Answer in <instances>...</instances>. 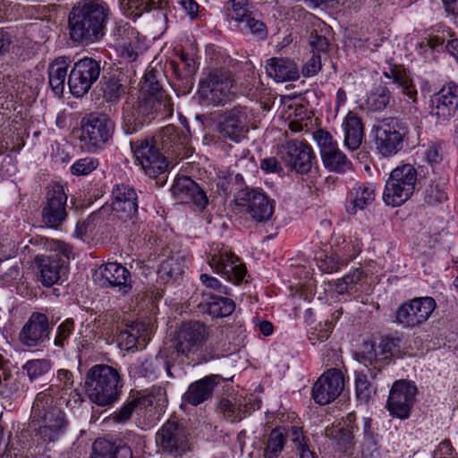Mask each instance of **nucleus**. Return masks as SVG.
<instances>
[{
  "label": "nucleus",
  "mask_w": 458,
  "mask_h": 458,
  "mask_svg": "<svg viewBox=\"0 0 458 458\" xmlns=\"http://www.w3.org/2000/svg\"><path fill=\"white\" fill-rule=\"evenodd\" d=\"M60 387L51 385L37 394L31 407V425L44 443L55 442L66 430L69 422L60 407Z\"/></svg>",
  "instance_id": "1"
},
{
  "label": "nucleus",
  "mask_w": 458,
  "mask_h": 458,
  "mask_svg": "<svg viewBox=\"0 0 458 458\" xmlns=\"http://www.w3.org/2000/svg\"><path fill=\"white\" fill-rule=\"evenodd\" d=\"M110 10L97 0H83L72 7L68 17L71 39L75 43L90 44L105 36Z\"/></svg>",
  "instance_id": "2"
},
{
  "label": "nucleus",
  "mask_w": 458,
  "mask_h": 458,
  "mask_svg": "<svg viewBox=\"0 0 458 458\" xmlns=\"http://www.w3.org/2000/svg\"><path fill=\"white\" fill-rule=\"evenodd\" d=\"M187 142V136H179L177 128L168 125L160 131L157 139L145 138L131 143V150L136 160L149 177H156L163 174L168 167V161L160 151L158 144L163 148H170L174 145H183Z\"/></svg>",
  "instance_id": "3"
},
{
  "label": "nucleus",
  "mask_w": 458,
  "mask_h": 458,
  "mask_svg": "<svg viewBox=\"0 0 458 458\" xmlns=\"http://www.w3.org/2000/svg\"><path fill=\"white\" fill-rule=\"evenodd\" d=\"M209 334V327L203 322L193 320L182 323L173 339V348L178 356L197 363L207 362L213 358L206 344Z\"/></svg>",
  "instance_id": "4"
},
{
  "label": "nucleus",
  "mask_w": 458,
  "mask_h": 458,
  "mask_svg": "<svg viewBox=\"0 0 458 458\" xmlns=\"http://www.w3.org/2000/svg\"><path fill=\"white\" fill-rule=\"evenodd\" d=\"M85 386L92 403L107 406L118 398L123 383L116 369L106 364H98L87 372Z\"/></svg>",
  "instance_id": "5"
},
{
  "label": "nucleus",
  "mask_w": 458,
  "mask_h": 458,
  "mask_svg": "<svg viewBox=\"0 0 458 458\" xmlns=\"http://www.w3.org/2000/svg\"><path fill=\"white\" fill-rule=\"evenodd\" d=\"M418 180L415 167L410 164L398 165L390 174L383 192V200L387 206L399 207L414 193Z\"/></svg>",
  "instance_id": "6"
},
{
  "label": "nucleus",
  "mask_w": 458,
  "mask_h": 458,
  "mask_svg": "<svg viewBox=\"0 0 458 458\" xmlns=\"http://www.w3.org/2000/svg\"><path fill=\"white\" fill-rule=\"evenodd\" d=\"M54 246L58 252L37 255L34 259L38 280L46 287L58 284L62 276L67 273L66 262L72 252L71 247L63 242L56 241Z\"/></svg>",
  "instance_id": "7"
},
{
  "label": "nucleus",
  "mask_w": 458,
  "mask_h": 458,
  "mask_svg": "<svg viewBox=\"0 0 458 458\" xmlns=\"http://www.w3.org/2000/svg\"><path fill=\"white\" fill-rule=\"evenodd\" d=\"M233 80L228 71L214 69L199 81V93L202 99L219 105L233 93Z\"/></svg>",
  "instance_id": "8"
},
{
  "label": "nucleus",
  "mask_w": 458,
  "mask_h": 458,
  "mask_svg": "<svg viewBox=\"0 0 458 458\" xmlns=\"http://www.w3.org/2000/svg\"><path fill=\"white\" fill-rule=\"evenodd\" d=\"M156 444L163 453L182 455L190 450L189 431L182 423L170 419L157 432Z\"/></svg>",
  "instance_id": "9"
},
{
  "label": "nucleus",
  "mask_w": 458,
  "mask_h": 458,
  "mask_svg": "<svg viewBox=\"0 0 458 458\" xmlns=\"http://www.w3.org/2000/svg\"><path fill=\"white\" fill-rule=\"evenodd\" d=\"M100 63L91 57L76 62L67 79L71 93L77 98L83 97L100 76Z\"/></svg>",
  "instance_id": "10"
},
{
  "label": "nucleus",
  "mask_w": 458,
  "mask_h": 458,
  "mask_svg": "<svg viewBox=\"0 0 458 458\" xmlns=\"http://www.w3.org/2000/svg\"><path fill=\"white\" fill-rule=\"evenodd\" d=\"M407 134L408 129L403 123L395 118L384 119L377 128V148L385 157L395 155L402 149Z\"/></svg>",
  "instance_id": "11"
},
{
  "label": "nucleus",
  "mask_w": 458,
  "mask_h": 458,
  "mask_svg": "<svg viewBox=\"0 0 458 458\" xmlns=\"http://www.w3.org/2000/svg\"><path fill=\"white\" fill-rule=\"evenodd\" d=\"M161 73L151 68L146 71L142 81L140 82V90L139 98L144 101V98L153 103L155 109L159 111L163 116H172L174 113V104L170 96L163 89L158 77Z\"/></svg>",
  "instance_id": "12"
},
{
  "label": "nucleus",
  "mask_w": 458,
  "mask_h": 458,
  "mask_svg": "<svg viewBox=\"0 0 458 458\" xmlns=\"http://www.w3.org/2000/svg\"><path fill=\"white\" fill-rule=\"evenodd\" d=\"M250 123V115L247 108L237 106L220 114L216 129L222 138L239 142L247 136Z\"/></svg>",
  "instance_id": "13"
},
{
  "label": "nucleus",
  "mask_w": 458,
  "mask_h": 458,
  "mask_svg": "<svg viewBox=\"0 0 458 458\" xmlns=\"http://www.w3.org/2000/svg\"><path fill=\"white\" fill-rule=\"evenodd\" d=\"M279 156L286 167L299 174L310 172L316 162V155L311 147L301 140H288L279 148Z\"/></svg>",
  "instance_id": "14"
},
{
  "label": "nucleus",
  "mask_w": 458,
  "mask_h": 458,
  "mask_svg": "<svg viewBox=\"0 0 458 458\" xmlns=\"http://www.w3.org/2000/svg\"><path fill=\"white\" fill-rule=\"evenodd\" d=\"M82 139L89 150L101 148L113 136L114 123L106 114H91L82 120Z\"/></svg>",
  "instance_id": "15"
},
{
  "label": "nucleus",
  "mask_w": 458,
  "mask_h": 458,
  "mask_svg": "<svg viewBox=\"0 0 458 458\" xmlns=\"http://www.w3.org/2000/svg\"><path fill=\"white\" fill-rule=\"evenodd\" d=\"M238 205L245 208V212L256 223L265 224L275 212V200L259 190H247L239 193Z\"/></svg>",
  "instance_id": "16"
},
{
  "label": "nucleus",
  "mask_w": 458,
  "mask_h": 458,
  "mask_svg": "<svg viewBox=\"0 0 458 458\" xmlns=\"http://www.w3.org/2000/svg\"><path fill=\"white\" fill-rule=\"evenodd\" d=\"M435 308L436 302L433 298H415L398 308L395 319L403 327L413 328L426 322Z\"/></svg>",
  "instance_id": "17"
},
{
  "label": "nucleus",
  "mask_w": 458,
  "mask_h": 458,
  "mask_svg": "<svg viewBox=\"0 0 458 458\" xmlns=\"http://www.w3.org/2000/svg\"><path fill=\"white\" fill-rule=\"evenodd\" d=\"M46 205L42 209L45 225L50 228H58L66 219L67 195L59 183H51L47 188Z\"/></svg>",
  "instance_id": "18"
},
{
  "label": "nucleus",
  "mask_w": 458,
  "mask_h": 458,
  "mask_svg": "<svg viewBox=\"0 0 458 458\" xmlns=\"http://www.w3.org/2000/svg\"><path fill=\"white\" fill-rule=\"evenodd\" d=\"M417 386L406 380L395 381L391 388L386 408L390 414L401 420L410 416L417 394Z\"/></svg>",
  "instance_id": "19"
},
{
  "label": "nucleus",
  "mask_w": 458,
  "mask_h": 458,
  "mask_svg": "<svg viewBox=\"0 0 458 458\" xmlns=\"http://www.w3.org/2000/svg\"><path fill=\"white\" fill-rule=\"evenodd\" d=\"M159 111L155 109L153 103L144 98L137 102L125 101L123 105L122 127L126 134H132L140 130L144 123L154 118Z\"/></svg>",
  "instance_id": "20"
},
{
  "label": "nucleus",
  "mask_w": 458,
  "mask_h": 458,
  "mask_svg": "<svg viewBox=\"0 0 458 458\" xmlns=\"http://www.w3.org/2000/svg\"><path fill=\"white\" fill-rule=\"evenodd\" d=\"M344 388V376L338 369H329L315 382L312 387L314 401L326 405L335 401Z\"/></svg>",
  "instance_id": "21"
},
{
  "label": "nucleus",
  "mask_w": 458,
  "mask_h": 458,
  "mask_svg": "<svg viewBox=\"0 0 458 458\" xmlns=\"http://www.w3.org/2000/svg\"><path fill=\"white\" fill-rule=\"evenodd\" d=\"M208 263L216 273L224 274L234 284H240L247 273L246 266L239 263V258L225 249L210 253Z\"/></svg>",
  "instance_id": "22"
},
{
  "label": "nucleus",
  "mask_w": 458,
  "mask_h": 458,
  "mask_svg": "<svg viewBox=\"0 0 458 458\" xmlns=\"http://www.w3.org/2000/svg\"><path fill=\"white\" fill-rule=\"evenodd\" d=\"M112 210L123 223L131 221L138 213V196L135 190L126 184L115 185L112 191Z\"/></svg>",
  "instance_id": "23"
},
{
  "label": "nucleus",
  "mask_w": 458,
  "mask_h": 458,
  "mask_svg": "<svg viewBox=\"0 0 458 458\" xmlns=\"http://www.w3.org/2000/svg\"><path fill=\"white\" fill-rule=\"evenodd\" d=\"M94 276L95 281L102 287H116L123 294L131 289L130 271L116 262L100 266Z\"/></svg>",
  "instance_id": "24"
},
{
  "label": "nucleus",
  "mask_w": 458,
  "mask_h": 458,
  "mask_svg": "<svg viewBox=\"0 0 458 458\" xmlns=\"http://www.w3.org/2000/svg\"><path fill=\"white\" fill-rule=\"evenodd\" d=\"M51 327L47 315L33 312L22 327L20 334V342L28 347H36L49 338Z\"/></svg>",
  "instance_id": "25"
},
{
  "label": "nucleus",
  "mask_w": 458,
  "mask_h": 458,
  "mask_svg": "<svg viewBox=\"0 0 458 458\" xmlns=\"http://www.w3.org/2000/svg\"><path fill=\"white\" fill-rule=\"evenodd\" d=\"M173 196L181 203H192L199 209H204L208 203L206 193L190 177L177 178L172 188Z\"/></svg>",
  "instance_id": "26"
},
{
  "label": "nucleus",
  "mask_w": 458,
  "mask_h": 458,
  "mask_svg": "<svg viewBox=\"0 0 458 458\" xmlns=\"http://www.w3.org/2000/svg\"><path fill=\"white\" fill-rule=\"evenodd\" d=\"M218 384L219 377L217 375L206 376L196 380L190 384L186 392L182 394V402L192 406H198L212 397Z\"/></svg>",
  "instance_id": "27"
},
{
  "label": "nucleus",
  "mask_w": 458,
  "mask_h": 458,
  "mask_svg": "<svg viewBox=\"0 0 458 458\" xmlns=\"http://www.w3.org/2000/svg\"><path fill=\"white\" fill-rule=\"evenodd\" d=\"M432 102V114L440 120H447L453 116L458 108V86L443 87L437 93Z\"/></svg>",
  "instance_id": "28"
},
{
  "label": "nucleus",
  "mask_w": 458,
  "mask_h": 458,
  "mask_svg": "<svg viewBox=\"0 0 458 458\" xmlns=\"http://www.w3.org/2000/svg\"><path fill=\"white\" fill-rule=\"evenodd\" d=\"M117 341L119 346L126 351L141 350L148 341L147 328L142 323H134L120 332Z\"/></svg>",
  "instance_id": "29"
},
{
  "label": "nucleus",
  "mask_w": 458,
  "mask_h": 458,
  "mask_svg": "<svg viewBox=\"0 0 458 458\" xmlns=\"http://www.w3.org/2000/svg\"><path fill=\"white\" fill-rule=\"evenodd\" d=\"M266 71L278 82L296 81L300 77L297 64L289 58L273 57L267 60Z\"/></svg>",
  "instance_id": "30"
},
{
  "label": "nucleus",
  "mask_w": 458,
  "mask_h": 458,
  "mask_svg": "<svg viewBox=\"0 0 458 458\" xmlns=\"http://www.w3.org/2000/svg\"><path fill=\"white\" fill-rule=\"evenodd\" d=\"M350 205L347 211L356 214L372 204L376 198V185L373 182H358L350 191Z\"/></svg>",
  "instance_id": "31"
},
{
  "label": "nucleus",
  "mask_w": 458,
  "mask_h": 458,
  "mask_svg": "<svg viewBox=\"0 0 458 458\" xmlns=\"http://www.w3.org/2000/svg\"><path fill=\"white\" fill-rule=\"evenodd\" d=\"M344 145L350 150H356L361 145L364 137V125L361 119L354 113L349 112L343 123Z\"/></svg>",
  "instance_id": "32"
},
{
  "label": "nucleus",
  "mask_w": 458,
  "mask_h": 458,
  "mask_svg": "<svg viewBox=\"0 0 458 458\" xmlns=\"http://www.w3.org/2000/svg\"><path fill=\"white\" fill-rule=\"evenodd\" d=\"M69 65V58L60 56L55 58L48 67V82L52 91L58 97L64 93Z\"/></svg>",
  "instance_id": "33"
},
{
  "label": "nucleus",
  "mask_w": 458,
  "mask_h": 458,
  "mask_svg": "<svg viewBox=\"0 0 458 458\" xmlns=\"http://www.w3.org/2000/svg\"><path fill=\"white\" fill-rule=\"evenodd\" d=\"M223 294H214L212 293H203V305L206 307L208 314L214 318H223L231 315L235 304L233 300L222 296Z\"/></svg>",
  "instance_id": "34"
},
{
  "label": "nucleus",
  "mask_w": 458,
  "mask_h": 458,
  "mask_svg": "<svg viewBox=\"0 0 458 458\" xmlns=\"http://www.w3.org/2000/svg\"><path fill=\"white\" fill-rule=\"evenodd\" d=\"M90 458H133V455L126 445H114L106 439L98 438L92 445Z\"/></svg>",
  "instance_id": "35"
},
{
  "label": "nucleus",
  "mask_w": 458,
  "mask_h": 458,
  "mask_svg": "<svg viewBox=\"0 0 458 458\" xmlns=\"http://www.w3.org/2000/svg\"><path fill=\"white\" fill-rule=\"evenodd\" d=\"M20 382L14 377L9 359L0 353V394L9 398L20 390Z\"/></svg>",
  "instance_id": "36"
},
{
  "label": "nucleus",
  "mask_w": 458,
  "mask_h": 458,
  "mask_svg": "<svg viewBox=\"0 0 458 458\" xmlns=\"http://www.w3.org/2000/svg\"><path fill=\"white\" fill-rule=\"evenodd\" d=\"M184 257L180 253H174L163 260L158 268L160 279L165 283L174 282L184 273Z\"/></svg>",
  "instance_id": "37"
},
{
  "label": "nucleus",
  "mask_w": 458,
  "mask_h": 458,
  "mask_svg": "<svg viewBox=\"0 0 458 458\" xmlns=\"http://www.w3.org/2000/svg\"><path fill=\"white\" fill-rule=\"evenodd\" d=\"M252 8L249 0H228L225 5L227 20L237 26H242V22L251 15L254 12Z\"/></svg>",
  "instance_id": "38"
},
{
  "label": "nucleus",
  "mask_w": 458,
  "mask_h": 458,
  "mask_svg": "<svg viewBox=\"0 0 458 458\" xmlns=\"http://www.w3.org/2000/svg\"><path fill=\"white\" fill-rule=\"evenodd\" d=\"M391 98L389 89L386 86L378 85L368 94L365 105L369 111L382 112L389 105Z\"/></svg>",
  "instance_id": "39"
},
{
  "label": "nucleus",
  "mask_w": 458,
  "mask_h": 458,
  "mask_svg": "<svg viewBox=\"0 0 458 458\" xmlns=\"http://www.w3.org/2000/svg\"><path fill=\"white\" fill-rule=\"evenodd\" d=\"M321 157L325 167L331 172L341 174L352 168V162L339 148L330 151Z\"/></svg>",
  "instance_id": "40"
},
{
  "label": "nucleus",
  "mask_w": 458,
  "mask_h": 458,
  "mask_svg": "<svg viewBox=\"0 0 458 458\" xmlns=\"http://www.w3.org/2000/svg\"><path fill=\"white\" fill-rule=\"evenodd\" d=\"M379 348L383 354L395 357L411 355L407 347V341L397 335H389L382 338Z\"/></svg>",
  "instance_id": "41"
},
{
  "label": "nucleus",
  "mask_w": 458,
  "mask_h": 458,
  "mask_svg": "<svg viewBox=\"0 0 458 458\" xmlns=\"http://www.w3.org/2000/svg\"><path fill=\"white\" fill-rule=\"evenodd\" d=\"M285 444L284 428H276L270 432L264 450L265 458H276Z\"/></svg>",
  "instance_id": "42"
},
{
  "label": "nucleus",
  "mask_w": 458,
  "mask_h": 458,
  "mask_svg": "<svg viewBox=\"0 0 458 458\" xmlns=\"http://www.w3.org/2000/svg\"><path fill=\"white\" fill-rule=\"evenodd\" d=\"M387 78H392L394 83L397 84L409 98L415 101L417 90L412 84L411 79L406 75L405 72L396 70H390L389 72H385Z\"/></svg>",
  "instance_id": "43"
},
{
  "label": "nucleus",
  "mask_w": 458,
  "mask_h": 458,
  "mask_svg": "<svg viewBox=\"0 0 458 458\" xmlns=\"http://www.w3.org/2000/svg\"><path fill=\"white\" fill-rule=\"evenodd\" d=\"M22 369L27 372L30 380L33 381L48 373L52 369V364L46 359L30 360L23 365Z\"/></svg>",
  "instance_id": "44"
},
{
  "label": "nucleus",
  "mask_w": 458,
  "mask_h": 458,
  "mask_svg": "<svg viewBox=\"0 0 458 458\" xmlns=\"http://www.w3.org/2000/svg\"><path fill=\"white\" fill-rule=\"evenodd\" d=\"M238 27L250 33L258 39L263 40L267 37V28L266 24L261 20L256 18L254 12L242 22V26Z\"/></svg>",
  "instance_id": "45"
},
{
  "label": "nucleus",
  "mask_w": 458,
  "mask_h": 458,
  "mask_svg": "<svg viewBox=\"0 0 458 458\" xmlns=\"http://www.w3.org/2000/svg\"><path fill=\"white\" fill-rule=\"evenodd\" d=\"M355 386L357 398L368 402L374 393L373 386L363 370L355 371Z\"/></svg>",
  "instance_id": "46"
},
{
  "label": "nucleus",
  "mask_w": 458,
  "mask_h": 458,
  "mask_svg": "<svg viewBox=\"0 0 458 458\" xmlns=\"http://www.w3.org/2000/svg\"><path fill=\"white\" fill-rule=\"evenodd\" d=\"M363 277V272L360 268H355L350 273L338 279L335 283V290L338 293L344 294L349 289H352Z\"/></svg>",
  "instance_id": "47"
},
{
  "label": "nucleus",
  "mask_w": 458,
  "mask_h": 458,
  "mask_svg": "<svg viewBox=\"0 0 458 458\" xmlns=\"http://www.w3.org/2000/svg\"><path fill=\"white\" fill-rule=\"evenodd\" d=\"M447 199L443 183H431L424 191V201L428 205H436Z\"/></svg>",
  "instance_id": "48"
},
{
  "label": "nucleus",
  "mask_w": 458,
  "mask_h": 458,
  "mask_svg": "<svg viewBox=\"0 0 458 458\" xmlns=\"http://www.w3.org/2000/svg\"><path fill=\"white\" fill-rule=\"evenodd\" d=\"M102 90L107 102H117L125 93V87L118 80L110 79L104 84Z\"/></svg>",
  "instance_id": "49"
},
{
  "label": "nucleus",
  "mask_w": 458,
  "mask_h": 458,
  "mask_svg": "<svg viewBox=\"0 0 458 458\" xmlns=\"http://www.w3.org/2000/svg\"><path fill=\"white\" fill-rule=\"evenodd\" d=\"M313 138L320 148L321 156L338 148L337 142L332 135L325 130H318L313 133Z\"/></svg>",
  "instance_id": "50"
},
{
  "label": "nucleus",
  "mask_w": 458,
  "mask_h": 458,
  "mask_svg": "<svg viewBox=\"0 0 458 458\" xmlns=\"http://www.w3.org/2000/svg\"><path fill=\"white\" fill-rule=\"evenodd\" d=\"M182 65L183 72L179 74L181 78H190L197 71L196 62L193 57L189 56L187 54L182 53L180 55V64L172 62L171 65L175 72H177L180 65Z\"/></svg>",
  "instance_id": "51"
},
{
  "label": "nucleus",
  "mask_w": 458,
  "mask_h": 458,
  "mask_svg": "<svg viewBox=\"0 0 458 458\" xmlns=\"http://www.w3.org/2000/svg\"><path fill=\"white\" fill-rule=\"evenodd\" d=\"M327 437H334L337 444L344 448H350L353 444L354 433L345 430L344 428L327 429Z\"/></svg>",
  "instance_id": "52"
},
{
  "label": "nucleus",
  "mask_w": 458,
  "mask_h": 458,
  "mask_svg": "<svg viewBox=\"0 0 458 458\" xmlns=\"http://www.w3.org/2000/svg\"><path fill=\"white\" fill-rule=\"evenodd\" d=\"M200 282L208 290L207 293H212L214 294L229 295V289L223 285L216 277L211 276L208 274L200 275Z\"/></svg>",
  "instance_id": "53"
},
{
  "label": "nucleus",
  "mask_w": 458,
  "mask_h": 458,
  "mask_svg": "<svg viewBox=\"0 0 458 458\" xmlns=\"http://www.w3.org/2000/svg\"><path fill=\"white\" fill-rule=\"evenodd\" d=\"M98 162L93 157H85L76 161L71 167L72 174L87 175L98 167Z\"/></svg>",
  "instance_id": "54"
},
{
  "label": "nucleus",
  "mask_w": 458,
  "mask_h": 458,
  "mask_svg": "<svg viewBox=\"0 0 458 458\" xmlns=\"http://www.w3.org/2000/svg\"><path fill=\"white\" fill-rule=\"evenodd\" d=\"M74 328V322L72 319L64 320L58 327L56 331V336L55 338V345L64 347L65 342L72 335Z\"/></svg>",
  "instance_id": "55"
},
{
  "label": "nucleus",
  "mask_w": 458,
  "mask_h": 458,
  "mask_svg": "<svg viewBox=\"0 0 458 458\" xmlns=\"http://www.w3.org/2000/svg\"><path fill=\"white\" fill-rule=\"evenodd\" d=\"M162 363L159 357L145 359L138 367V373L142 377H150L155 375Z\"/></svg>",
  "instance_id": "56"
},
{
  "label": "nucleus",
  "mask_w": 458,
  "mask_h": 458,
  "mask_svg": "<svg viewBox=\"0 0 458 458\" xmlns=\"http://www.w3.org/2000/svg\"><path fill=\"white\" fill-rule=\"evenodd\" d=\"M139 405V401L137 399H132L127 403H125L120 410L115 411L113 415L114 420L116 422H126L131 417L133 411Z\"/></svg>",
  "instance_id": "57"
},
{
  "label": "nucleus",
  "mask_w": 458,
  "mask_h": 458,
  "mask_svg": "<svg viewBox=\"0 0 458 458\" xmlns=\"http://www.w3.org/2000/svg\"><path fill=\"white\" fill-rule=\"evenodd\" d=\"M127 5L129 9L142 13L161 8L162 0H127Z\"/></svg>",
  "instance_id": "58"
},
{
  "label": "nucleus",
  "mask_w": 458,
  "mask_h": 458,
  "mask_svg": "<svg viewBox=\"0 0 458 458\" xmlns=\"http://www.w3.org/2000/svg\"><path fill=\"white\" fill-rule=\"evenodd\" d=\"M284 436L285 438H290V440L294 444L298 451L307 446L302 428L300 427L292 426L287 429L284 428Z\"/></svg>",
  "instance_id": "59"
},
{
  "label": "nucleus",
  "mask_w": 458,
  "mask_h": 458,
  "mask_svg": "<svg viewBox=\"0 0 458 458\" xmlns=\"http://www.w3.org/2000/svg\"><path fill=\"white\" fill-rule=\"evenodd\" d=\"M310 44L313 53H325L327 51L329 43L326 37L318 35L317 31H312L310 37Z\"/></svg>",
  "instance_id": "60"
},
{
  "label": "nucleus",
  "mask_w": 458,
  "mask_h": 458,
  "mask_svg": "<svg viewBox=\"0 0 458 458\" xmlns=\"http://www.w3.org/2000/svg\"><path fill=\"white\" fill-rule=\"evenodd\" d=\"M359 361L364 363L366 367L372 365L374 361L376 363L377 362V353L373 344H363V350L359 354Z\"/></svg>",
  "instance_id": "61"
},
{
  "label": "nucleus",
  "mask_w": 458,
  "mask_h": 458,
  "mask_svg": "<svg viewBox=\"0 0 458 458\" xmlns=\"http://www.w3.org/2000/svg\"><path fill=\"white\" fill-rule=\"evenodd\" d=\"M324 262L326 267H323V269L328 273H332L334 271H336L340 266L346 265L348 262V259L342 258L337 253H332L329 256L326 255Z\"/></svg>",
  "instance_id": "62"
},
{
  "label": "nucleus",
  "mask_w": 458,
  "mask_h": 458,
  "mask_svg": "<svg viewBox=\"0 0 458 458\" xmlns=\"http://www.w3.org/2000/svg\"><path fill=\"white\" fill-rule=\"evenodd\" d=\"M321 69V58L319 54L313 53V55L302 67V73L306 77L314 76Z\"/></svg>",
  "instance_id": "63"
},
{
  "label": "nucleus",
  "mask_w": 458,
  "mask_h": 458,
  "mask_svg": "<svg viewBox=\"0 0 458 458\" xmlns=\"http://www.w3.org/2000/svg\"><path fill=\"white\" fill-rule=\"evenodd\" d=\"M57 380L59 381V385L61 391H66L72 389L73 386V375L71 371L67 369H59L57 371Z\"/></svg>",
  "instance_id": "64"
}]
</instances>
